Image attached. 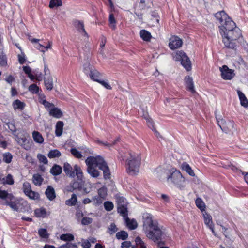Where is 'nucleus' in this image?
Instances as JSON below:
<instances>
[{
  "mask_svg": "<svg viewBox=\"0 0 248 248\" xmlns=\"http://www.w3.org/2000/svg\"><path fill=\"white\" fill-rule=\"evenodd\" d=\"M215 16L221 24L219 32L225 47L236 51L239 46L238 39L241 36V30L224 11L217 13Z\"/></svg>",
  "mask_w": 248,
  "mask_h": 248,
  "instance_id": "1",
  "label": "nucleus"
},
{
  "mask_svg": "<svg viewBox=\"0 0 248 248\" xmlns=\"http://www.w3.org/2000/svg\"><path fill=\"white\" fill-rule=\"evenodd\" d=\"M143 230L146 236L154 242L160 240L163 234L157 221L154 219L153 216L149 213L143 216Z\"/></svg>",
  "mask_w": 248,
  "mask_h": 248,
  "instance_id": "2",
  "label": "nucleus"
},
{
  "mask_svg": "<svg viewBox=\"0 0 248 248\" xmlns=\"http://www.w3.org/2000/svg\"><path fill=\"white\" fill-rule=\"evenodd\" d=\"M0 204L9 206L13 210L20 212L25 211L27 202L17 199L12 193L0 188Z\"/></svg>",
  "mask_w": 248,
  "mask_h": 248,
  "instance_id": "3",
  "label": "nucleus"
},
{
  "mask_svg": "<svg viewBox=\"0 0 248 248\" xmlns=\"http://www.w3.org/2000/svg\"><path fill=\"white\" fill-rule=\"evenodd\" d=\"M141 163V157L139 154H134L126 160V172L130 175H136L139 171Z\"/></svg>",
  "mask_w": 248,
  "mask_h": 248,
  "instance_id": "4",
  "label": "nucleus"
},
{
  "mask_svg": "<svg viewBox=\"0 0 248 248\" xmlns=\"http://www.w3.org/2000/svg\"><path fill=\"white\" fill-rule=\"evenodd\" d=\"M74 169L76 171V175L78 181H74L70 184L68 186V190L73 192L75 190H78L79 191H82V186L84 185L83 173L81 168L78 165H74Z\"/></svg>",
  "mask_w": 248,
  "mask_h": 248,
  "instance_id": "5",
  "label": "nucleus"
},
{
  "mask_svg": "<svg viewBox=\"0 0 248 248\" xmlns=\"http://www.w3.org/2000/svg\"><path fill=\"white\" fill-rule=\"evenodd\" d=\"M169 172L170 174L167 177L168 182L173 183L179 187H182L185 180L180 171L172 169Z\"/></svg>",
  "mask_w": 248,
  "mask_h": 248,
  "instance_id": "6",
  "label": "nucleus"
},
{
  "mask_svg": "<svg viewBox=\"0 0 248 248\" xmlns=\"http://www.w3.org/2000/svg\"><path fill=\"white\" fill-rule=\"evenodd\" d=\"M174 59L176 61H181L183 66L187 70L191 69V61L187 55L182 51H178L173 56Z\"/></svg>",
  "mask_w": 248,
  "mask_h": 248,
  "instance_id": "7",
  "label": "nucleus"
},
{
  "mask_svg": "<svg viewBox=\"0 0 248 248\" xmlns=\"http://www.w3.org/2000/svg\"><path fill=\"white\" fill-rule=\"evenodd\" d=\"M217 124L220 127L221 129L226 133H233L236 131L234 127V122L232 121H228L226 122L225 120L221 117H216Z\"/></svg>",
  "mask_w": 248,
  "mask_h": 248,
  "instance_id": "8",
  "label": "nucleus"
},
{
  "mask_svg": "<svg viewBox=\"0 0 248 248\" xmlns=\"http://www.w3.org/2000/svg\"><path fill=\"white\" fill-rule=\"evenodd\" d=\"M116 200L118 212L123 217H126L127 216V208L125 199L123 197H117Z\"/></svg>",
  "mask_w": 248,
  "mask_h": 248,
  "instance_id": "9",
  "label": "nucleus"
},
{
  "mask_svg": "<svg viewBox=\"0 0 248 248\" xmlns=\"http://www.w3.org/2000/svg\"><path fill=\"white\" fill-rule=\"evenodd\" d=\"M105 162L104 159L100 156H97L96 157L89 156L85 160L86 164L87 167H98L99 168L103 163Z\"/></svg>",
  "mask_w": 248,
  "mask_h": 248,
  "instance_id": "10",
  "label": "nucleus"
},
{
  "mask_svg": "<svg viewBox=\"0 0 248 248\" xmlns=\"http://www.w3.org/2000/svg\"><path fill=\"white\" fill-rule=\"evenodd\" d=\"M219 70L222 78L225 80H231L235 75L234 70L229 69L226 65H223L222 67H220Z\"/></svg>",
  "mask_w": 248,
  "mask_h": 248,
  "instance_id": "11",
  "label": "nucleus"
},
{
  "mask_svg": "<svg viewBox=\"0 0 248 248\" xmlns=\"http://www.w3.org/2000/svg\"><path fill=\"white\" fill-rule=\"evenodd\" d=\"M182 40L177 36H173L170 39L169 46L170 48L174 50L181 46L182 45Z\"/></svg>",
  "mask_w": 248,
  "mask_h": 248,
  "instance_id": "12",
  "label": "nucleus"
},
{
  "mask_svg": "<svg viewBox=\"0 0 248 248\" xmlns=\"http://www.w3.org/2000/svg\"><path fill=\"white\" fill-rule=\"evenodd\" d=\"M185 82L186 85V89L192 93H195V90L194 88L192 78L189 76H186L185 78Z\"/></svg>",
  "mask_w": 248,
  "mask_h": 248,
  "instance_id": "13",
  "label": "nucleus"
},
{
  "mask_svg": "<svg viewBox=\"0 0 248 248\" xmlns=\"http://www.w3.org/2000/svg\"><path fill=\"white\" fill-rule=\"evenodd\" d=\"M63 170L66 174L69 177H74L75 176L76 171L73 170L71 166L68 163H65L63 166Z\"/></svg>",
  "mask_w": 248,
  "mask_h": 248,
  "instance_id": "14",
  "label": "nucleus"
},
{
  "mask_svg": "<svg viewBox=\"0 0 248 248\" xmlns=\"http://www.w3.org/2000/svg\"><path fill=\"white\" fill-rule=\"evenodd\" d=\"M49 114L50 116L59 119L62 117L63 113L60 108L54 107L49 110Z\"/></svg>",
  "mask_w": 248,
  "mask_h": 248,
  "instance_id": "15",
  "label": "nucleus"
},
{
  "mask_svg": "<svg viewBox=\"0 0 248 248\" xmlns=\"http://www.w3.org/2000/svg\"><path fill=\"white\" fill-rule=\"evenodd\" d=\"M45 194L50 201H53L56 197L54 189L51 186H48L45 191Z\"/></svg>",
  "mask_w": 248,
  "mask_h": 248,
  "instance_id": "16",
  "label": "nucleus"
},
{
  "mask_svg": "<svg viewBox=\"0 0 248 248\" xmlns=\"http://www.w3.org/2000/svg\"><path fill=\"white\" fill-rule=\"evenodd\" d=\"M74 24L75 28L79 31V32L84 35H87V33L84 29V23L82 21L75 20L74 21Z\"/></svg>",
  "mask_w": 248,
  "mask_h": 248,
  "instance_id": "17",
  "label": "nucleus"
},
{
  "mask_svg": "<svg viewBox=\"0 0 248 248\" xmlns=\"http://www.w3.org/2000/svg\"><path fill=\"white\" fill-rule=\"evenodd\" d=\"M237 93L240 101V104L244 108L248 107V100L245 95L240 90H237Z\"/></svg>",
  "mask_w": 248,
  "mask_h": 248,
  "instance_id": "18",
  "label": "nucleus"
},
{
  "mask_svg": "<svg viewBox=\"0 0 248 248\" xmlns=\"http://www.w3.org/2000/svg\"><path fill=\"white\" fill-rule=\"evenodd\" d=\"M99 169L103 171L104 177L105 179L109 178L110 172L108 167L105 161L100 166Z\"/></svg>",
  "mask_w": 248,
  "mask_h": 248,
  "instance_id": "19",
  "label": "nucleus"
},
{
  "mask_svg": "<svg viewBox=\"0 0 248 248\" xmlns=\"http://www.w3.org/2000/svg\"><path fill=\"white\" fill-rule=\"evenodd\" d=\"M44 84L46 88L49 91L52 90L53 88V78L51 76L44 78Z\"/></svg>",
  "mask_w": 248,
  "mask_h": 248,
  "instance_id": "20",
  "label": "nucleus"
},
{
  "mask_svg": "<svg viewBox=\"0 0 248 248\" xmlns=\"http://www.w3.org/2000/svg\"><path fill=\"white\" fill-rule=\"evenodd\" d=\"M12 106L15 110H22L25 108V104L19 100L16 99L12 103Z\"/></svg>",
  "mask_w": 248,
  "mask_h": 248,
  "instance_id": "21",
  "label": "nucleus"
},
{
  "mask_svg": "<svg viewBox=\"0 0 248 248\" xmlns=\"http://www.w3.org/2000/svg\"><path fill=\"white\" fill-rule=\"evenodd\" d=\"M124 217L125 218V223L128 228H129L130 230H133L137 228V223L135 220L130 219L128 217H127V216Z\"/></svg>",
  "mask_w": 248,
  "mask_h": 248,
  "instance_id": "22",
  "label": "nucleus"
},
{
  "mask_svg": "<svg viewBox=\"0 0 248 248\" xmlns=\"http://www.w3.org/2000/svg\"><path fill=\"white\" fill-rule=\"evenodd\" d=\"M34 215L37 217L45 218L46 217V210L44 208L36 209L34 210Z\"/></svg>",
  "mask_w": 248,
  "mask_h": 248,
  "instance_id": "23",
  "label": "nucleus"
},
{
  "mask_svg": "<svg viewBox=\"0 0 248 248\" xmlns=\"http://www.w3.org/2000/svg\"><path fill=\"white\" fill-rule=\"evenodd\" d=\"M43 180L41 175L38 173L33 174L32 176V182L35 186H41Z\"/></svg>",
  "mask_w": 248,
  "mask_h": 248,
  "instance_id": "24",
  "label": "nucleus"
},
{
  "mask_svg": "<svg viewBox=\"0 0 248 248\" xmlns=\"http://www.w3.org/2000/svg\"><path fill=\"white\" fill-rule=\"evenodd\" d=\"M87 171L93 178H97L100 175L99 171L94 167H87Z\"/></svg>",
  "mask_w": 248,
  "mask_h": 248,
  "instance_id": "25",
  "label": "nucleus"
},
{
  "mask_svg": "<svg viewBox=\"0 0 248 248\" xmlns=\"http://www.w3.org/2000/svg\"><path fill=\"white\" fill-rule=\"evenodd\" d=\"M140 36L145 41H149L152 37L151 33L145 30H141L140 31Z\"/></svg>",
  "mask_w": 248,
  "mask_h": 248,
  "instance_id": "26",
  "label": "nucleus"
},
{
  "mask_svg": "<svg viewBox=\"0 0 248 248\" xmlns=\"http://www.w3.org/2000/svg\"><path fill=\"white\" fill-rule=\"evenodd\" d=\"M101 74L100 73L97 71L95 69H93V71H92V73H90V78L91 79L95 81L96 82L100 81Z\"/></svg>",
  "mask_w": 248,
  "mask_h": 248,
  "instance_id": "27",
  "label": "nucleus"
},
{
  "mask_svg": "<svg viewBox=\"0 0 248 248\" xmlns=\"http://www.w3.org/2000/svg\"><path fill=\"white\" fill-rule=\"evenodd\" d=\"M63 125L64 124L62 121H58L57 123L55 130L56 136H60L62 134Z\"/></svg>",
  "mask_w": 248,
  "mask_h": 248,
  "instance_id": "28",
  "label": "nucleus"
},
{
  "mask_svg": "<svg viewBox=\"0 0 248 248\" xmlns=\"http://www.w3.org/2000/svg\"><path fill=\"white\" fill-rule=\"evenodd\" d=\"M182 168L184 170L186 171L189 175L191 176H195V173L194 171L192 170L190 166L186 163H183L182 164Z\"/></svg>",
  "mask_w": 248,
  "mask_h": 248,
  "instance_id": "29",
  "label": "nucleus"
},
{
  "mask_svg": "<svg viewBox=\"0 0 248 248\" xmlns=\"http://www.w3.org/2000/svg\"><path fill=\"white\" fill-rule=\"evenodd\" d=\"M62 172V168L61 166L58 165H54L50 170V173L54 175H58Z\"/></svg>",
  "mask_w": 248,
  "mask_h": 248,
  "instance_id": "30",
  "label": "nucleus"
},
{
  "mask_svg": "<svg viewBox=\"0 0 248 248\" xmlns=\"http://www.w3.org/2000/svg\"><path fill=\"white\" fill-rule=\"evenodd\" d=\"M32 137L36 142L42 143L44 141L42 135L37 131H33L32 132Z\"/></svg>",
  "mask_w": 248,
  "mask_h": 248,
  "instance_id": "31",
  "label": "nucleus"
},
{
  "mask_svg": "<svg viewBox=\"0 0 248 248\" xmlns=\"http://www.w3.org/2000/svg\"><path fill=\"white\" fill-rule=\"evenodd\" d=\"M203 217L205 224L208 227H212V225L214 224V223H213L211 216L207 213H205L203 214Z\"/></svg>",
  "mask_w": 248,
  "mask_h": 248,
  "instance_id": "32",
  "label": "nucleus"
},
{
  "mask_svg": "<svg viewBox=\"0 0 248 248\" xmlns=\"http://www.w3.org/2000/svg\"><path fill=\"white\" fill-rule=\"evenodd\" d=\"M61 155V152L57 149L50 150L47 155L48 157L50 159L54 158L55 157H59Z\"/></svg>",
  "mask_w": 248,
  "mask_h": 248,
  "instance_id": "33",
  "label": "nucleus"
},
{
  "mask_svg": "<svg viewBox=\"0 0 248 248\" xmlns=\"http://www.w3.org/2000/svg\"><path fill=\"white\" fill-rule=\"evenodd\" d=\"M77 202V195L75 194H73L71 198L65 201V204L67 205L73 206L76 204Z\"/></svg>",
  "mask_w": 248,
  "mask_h": 248,
  "instance_id": "34",
  "label": "nucleus"
},
{
  "mask_svg": "<svg viewBox=\"0 0 248 248\" xmlns=\"http://www.w3.org/2000/svg\"><path fill=\"white\" fill-rule=\"evenodd\" d=\"M60 239L64 241H72L74 239V236L70 233L62 234L60 236Z\"/></svg>",
  "mask_w": 248,
  "mask_h": 248,
  "instance_id": "35",
  "label": "nucleus"
},
{
  "mask_svg": "<svg viewBox=\"0 0 248 248\" xmlns=\"http://www.w3.org/2000/svg\"><path fill=\"white\" fill-rule=\"evenodd\" d=\"M195 203L197 207H198L202 211L205 210V204L201 198H197L195 201Z\"/></svg>",
  "mask_w": 248,
  "mask_h": 248,
  "instance_id": "36",
  "label": "nucleus"
},
{
  "mask_svg": "<svg viewBox=\"0 0 248 248\" xmlns=\"http://www.w3.org/2000/svg\"><path fill=\"white\" fill-rule=\"evenodd\" d=\"M2 183L8 185H12L14 184V180L13 177L11 174H8L6 177L2 178Z\"/></svg>",
  "mask_w": 248,
  "mask_h": 248,
  "instance_id": "37",
  "label": "nucleus"
},
{
  "mask_svg": "<svg viewBox=\"0 0 248 248\" xmlns=\"http://www.w3.org/2000/svg\"><path fill=\"white\" fill-rule=\"evenodd\" d=\"M98 197H100L104 200L107 194V188L105 187H102L98 190Z\"/></svg>",
  "mask_w": 248,
  "mask_h": 248,
  "instance_id": "38",
  "label": "nucleus"
},
{
  "mask_svg": "<svg viewBox=\"0 0 248 248\" xmlns=\"http://www.w3.org/2000/svg\"><path fill=\"white\" fill-rule=\"evenodd\" d=\"M116 236L118 239L125 240L128 237V234L125 231H122L118 232Z\"/></svg>",
  "mask_w": 248,
  "mask_h": 248,
  "instance_id": "39",
  "label": "nucleus"
},
{
  "mask_svg": "<svg viewBox=\"0 0 248 248\" xmlns=\"http://www.w3.org/2000/svg\"><path fill=\"white\" fill-rule=\"evenodd\" d=\"M135 242L138 248H146V245L140 237H136Z\"/></svg>",
  "mask_w": 248,
  "mask_h": 248,
  "instance_id": "40",
  "label": "nucleus"
},
{
  "mask_svg": "<svg viewBox=\"0 0 248 248\" xmlns=\"http://www.w3.org/2000/svg\"><path fill=\"white\" fill-rule=\"evenodd\" d=\"M2 156L3 161L6 163H10L13 158L12 154L9 152L4 153Z\"/></svg>",
  "mask_w": 248,
  "mask_h": 248,
  "instance_id": "41",
  "label": "nucleus"
},
{
  "mask_svg": "<svg viewBox=\"0 0 248 248\" xmlns=\"http://www.w3.org/2000/svg\"><path fill=\"white\" fill-rule=\"evenodd\" d=\"M38 234L42 238L47 239L49 237V234L47 233V230L45 229H39L38 230Z\"/></svg>",
  "mask_w": 248,
  "mask_h": 248,
  "instance_id": "42",
  "label": "nucleus"
},
{
  "mask_svg": "<svg viewBox=\"0 0 248 248\" xmlns=\"http://www.w3.org/2000/svg\"><path fill=\"white\" fill-rule=\"evenodd\" d=\"M89 63H85L83 65V71L86 75H89L90 73H92V71L93 70Z\"/></svg>",
  "mask_w": 248,
  "mask_h": 248,
  "instance_id": "43",
  "label": "nucleus"
},
{
  "mask_svg": "<svg viewBox=\"0 0 248 248\" xmlns=\"http://www.w3.org/2000/svg\"><path fill=\"white\" fill-rule=\"evenodd\" d=\"M26 195L32 200H37L39 198V193L32 190L30 191V192L26 194Z\"/></svg>",
  "mask_w": 248,
  "mask_h": 248,
  "instance_id": "44",
  "label": "nucleus"
},
{
  "mask_svg": "<svg viewBox=\"0 0 248 248\" xmlns=\"http://www.w3.org/2000/svg\"><path fill=\"white\" fill-rule=\"evenodd\" d=\"M118 229L117 228L116 225L112 223L108 227V232L110 234H113L115 233Z\"/></svg>",
  "mask_w": 248,
  "mask_h": 248,
  "instance_id": "45",
  "label": "nucleus"
},
{
  "mask_svg": "<svg viewBox=\"0 0 248 248\" xmlns=\"http://www.w3.org/2000/svg\"><path fill=\"white\" fill-rule=\"evenodd\" d=\"M92 201L93 204L95 206L101 204L103 201V199H102L101 198L98 197V196H94L93 197Z\"/></svg>",
  "mask_w": 248,
  "mask_h": 248,
  "instance_id": "46",
  "label": "nucleus"
},
{
  "mask_svg": "<svg viewBox=\"0 0 248 248\" xmlns=\"http://www.w3.org/2000/svg\"><path fill=\"white\" fill-rule=\"evenodd\" d=\"M22 189L25 195L32 190L31 184L28 182L24 183Z\"/></svg>",
  "mask_w": 248,
  "mask_h": 248,
  "instance_id": "47",
  "label": "nucleus"
},
{
  "mask_svg": "<svg viewBox=\"0 0 248 248\" xmlns=\"http://www.w3.org/2000/svg\"><path fill=\"white\" fill-rule=\"evenodd\" d=\"M62 5V2L61 0H51L49 4V7L52 8L54 7L60 6Z\"/></svg>",
  "mask_w": 248,
  "mask_h": 248,
  "instance_id": "48",
  "label": "nucleus"
},
{
  "mask_svg": "<svg viewBox=\"0 0 248 248\" xmlns=\"http://www.w3.org/2000/svg\"><path fill=\"white\" fill-rule=\"evenodd\" d=\"M7 58L6 55L3 53H0V64L1 66H5L7 65Z\"/></svg>",
  "mask_w": 248,
  "mask_h": 248,
  "instance_id": "49",
  "label": "nucleus"
},
{
  "mask_svg": "<svg viewBox=\"0 0 248 248\" xmlns=\"http://www.w3.org/2000/svg\"><path fill=\"white\" fill-rule=\"evenodd\" d=\"M104 206L105 209L108 211H111L114 207L113 203L109 201L105 202L104 203Z\"/></svg>",
  "mask_w": 248,
  "mask_h": 248,
  "instance_id": "50",
  "label": "nucleus"
},
{
  "mask_svg": "<svg viewBox=\"0 0 248 248\" xmlns=\"http://www.w3.org/2000/svg\"><path fill=\"white\" fill-rule=\"evenodd\" d=\"M109 21L110 27L113 29H115L116 28V20L113 14H111L109 15Z\"/></svg>",
  "mask_w": 248,
  "mask_h": 248,
  "instance_id": "51",
  "label": "nucleus"
},
{
  "mask_svg": "<svg viewBox=\"0 0 248 248\" xmlns=\"http://www.w3.org/2000/svg\"><path fill=\"white\" fill-rule=\"evenodd\" d=\"M29 90L32 93H37L39 92V87L35 84H32L29 87Z\"/></svg>",
  "mask_w": 248,
  "mask_h": 248,
  "instance_id": "52",
  "label": "nucleus"
},
{
  "mask_svg": "<svg viewBox=\"0 0 248 248\" xmlns=\"http://www.w3.org/2000/svg\"><path fill=\"white\" fill-rule=\"evenodd\" d=\"M71 153L75 157L78 158H81L82 156L81 153L76 148H72Z\"/></svg>",
  "mask_w": 248,
  "mask_h": 248,
  "instance_id": "53",
  "label": "nucleus"
},
{
  "mask_svg": "<svg viewBox=\"0 0 248 248\" xmlns=\"http://www.w3.org/2000/svg\"><path fill=\"white\" fill-rule=\"evenodd\" d=\"M144 118L147 121L148 126L150 128H151L152 130H154L155 129V128H154V123H153L152 120L150 117H149V116H148L147 114L144 115Z\"/></svg>",
  "mask_w": 248,
  "mask_h": 248,
  "instance_id": "54",
  "label": "nucleus"
},
{
  "mask_svg": "<svg viewBox=\"0 0 248 248\" xmlns=\"http://www.w3.org/2000/svg\"><path fill=\"white\" fill-rule=\"evenodd\" d=\"M37 158L40 162H42L45 164H46L48 163V160L47 158L41 154H38L37 155Z\"/></svg>",
  "mask_w": 248,
  "mask_h": 248,
  "instance_id": "55",
  "label": "nucleus"
},
{
  "mask_svg": "<svg viewBox=\"0 0 248 248\" xmlns=\"http://www.w3.org/2000/svg\"><path fill=\"white\" fill-rule=\"evenodd\" d=\"M59 248H78V247L75 244L67 243L61 246Z\"/></svg>",
  "mask_w": 248,
  "mask_h": 248,
  "instance_id": "56",
  "label": "nucleus"
},
{
  "mask_svg": "<svg viewBox=\"0 0 248 248\" xmlns=\"http://www.w3.org/2000/svg\"><path fill=\"white\" fill-rule=\"evenodd\" d=\"M119 140V138H117L113 142V143L112 144H110V143H108V142H103L102 141H99L98 140V142L100 144H103L104 145V146H107L108 148L112 146L113 145H115L117 142H118V141Z\"/></svg>",
  "mask_w": 248,
  "mask_h": 248,
  "instance_id": "57",
  "label": "nucleus"
},
{
  "mask_svg": "<svg viewBox=\"0 0 248 248\" xmlns=\"http://www.w3.org/2000/svg\"><path fill=\"white\" fill-rule=\"evenodd\" d=\"M81 246L83 248H90L91 246L90 242L88 240H82Z\"/></svg>",
  "mask_w": 248,
  "mask_h": 248,
  "instance_id": "58",
  "label": "nucleus"
},
{
  "mask_svg": "<svg viewBox=\"0 0 248 248\" xmlns=\"http://www.w3.org/2000/svg\"><path fill=\"white\" fill-rule=\"evenodd\" d=\"M42 104L44 105L46 108L49 109V110L54 107L53 104L50 103L46 100H43Z\"/></svg>",
  "mask_w": 248,
  "mask_h": 248,
  "instance_id": "59",
  "label": "nucleus"
},
{
  "mask_svg": "<svg viewBox=\"0 0 248 248\" xmlns=\"http://www.w3.org/2000/svg\"><path fill=\"white\" fill-rule=\"evenodd\" d=\"M92 221V218L87 217H84L83 218L81 223L83 225H86L91 223Z\"/></svg>",
  "mask_w": 248,
  "mask_h": 248,
  "instance_id": "60",
  "label": "nucleus"
},
{
  "mask_svg": "<svg viewBox=\"0 0 248 248\" xmlns=\"http://www.w3.org/2000/svg\"><path fill=\"white\" fill-rule=\"evenodd\" d=\"M98 82L100 83L102 85L104 86L107 89L110 90L111 89V86L107 81L100 80V81H98Z\"/></svg>",
  "mask_w": 248,
  "mask_h": 248,
  "instance_id": "61",
  "label": "nucleus"
},
{
  "mask_svg": "<svg viewBox=\"0 0 248 248\" xmlns=\"http://www.w3.org/2000/svg\"><path fill=\"white\" fill-rule=\"evenodd\" d=\"M16 140L18 143V144L22 145L24 144L26 141V139L25 138H21L19 137H17L16 138Z\"/></svg>",
  "mask_w": 248,
  "mask_h": 248,
  "instance_id": "62",
  "label": "nucleus"
},
{
  "mask_svg": "<svg viewBox=\"0 0 248 248\" xmlns=\"http://www.w3.org/2000/svg\"><path fill=\"white\" fill-rule=\"evenodd\" d=\"M15 78L12 75H9L6 78V81L9 83L10 84H12V82L14 81Z\"/></svg>",
  "mask_w": 248,
  "mask_h": 248,
  "instance_id": "63",
  "label": "nucleus"
},
{
  "mask_svg": "<svg viewBox=\"0 0 248 248\" xmlns=\"http://www.w3.org/2000/svg\"><path fill=\"white\" fill-rule=\"evenodd\" d=\"M23 70L24 72L29 75L31 73V69L29 66H24L23 67Z\"/></svg>",
  "mask_w": 248,
  "mask_h": 248,
  "instance_id": "64",
  "label": "nucleus"
}]
</instances>
